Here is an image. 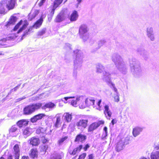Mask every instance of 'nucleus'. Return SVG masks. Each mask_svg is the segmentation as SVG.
I'll return each mask as SVG.
<instances>
[{"mask_svg":"<svg viewBox=\"0 0 159 159\" xmlns=\"http://www.w3.org/2000/svg\"><path fill=\"white\" fill-rule=\"evenodd\" d=\"M42 106L40 102L32 103L25 106L23 109V113L25 115H30L36 111L40 109Z\"/></svg>","mask_w":159,"mask_h":159,"instance_id":"obj_1","label":"nucleus"},{"mask_svg":"<svg viewBox=\"0 0 159 159\" xmlns=\"http://www.w3.org/2000/svg\"><path fill=\"white\" fill-rule=\"evenodd\" d=\"M95 100L94 98H88L85 100V102L86 104L87 107L91 105H93L94 107H96L97 106L98 107V109L99 110H101L102 107L100 106V103L101 102V99L98 100L97 104H95Z\"/></svg>","mask_w":159,"mask_h":159,"instance_id":"obj_2","label":"nucleus"},{"mask_svg":"<svg viewBox=\"0 0 159 159\" xmlns=\"http://www.w3.org/2000/svg\"><path fill=\"white\" fill-rule=\"evenodd\" d=\"M104 124V121L103 120H98L96 122L93 123L90 125L88 129L89 132L93 131L96 129L101 125Z\"/></svg>","mask_w":159,"mask_h":159,"instance_id":"obj_3","label":"nucleus"},{"mask_svg":"<svg viewBox=\"0 0 159 159\" xmlns=\"http://www.w3.org/2000/svg\"><path fill=\"white\" fill-rule=\"evenodd\" d=\"M88 120L87 119L80 120L76 123V125L79 129H82L86 128L88 125Z\"/></svg>","mask_w":159,"mask_h":159,"instance_id":"obj_4","label":"nucleus"},{"mask_svg":"<svg viewBox=\"0 0 159 159\" xmlns=\"http://www.w3.org/2000/svg\"><path fill=\"white\" fill-rule=\"evenodd\" d=\"M30 145L33 147L38 146L40 143V140L39 138L33 136L30 138L28 141Z\"/></svg>","mask_w":159,"mask_h":159,"instance_id":"obj_5","label":"nucleus"},{"mask_svg":"<svg viewBox=\"0 0 159 159\" xmlns=\"http://www.w3.org/2000/svg\"><path fill=\"white\" fill-rule=\"evenodd\" d=\"M29 154L32 159H37L39 155V151L37 148H31Z\"/></svg>","mask_w":159,"mask_h":159,"instance_id":"obj_6","label":"nucleus"},{"mask_svg":"<svg viewBox=\"0 0 159 159\" xmlns=\"http://www.w3.org/2000/svg\"><path fill=\"white\" fill-rule=\"evenodd\" d=\"M20 145L15 144L13 147V154L15 159H19L20 156Z\"/></svg>","mask_w":159,"mask_h":159,"instance_id":"obj_7","label":"nucleus"},{"mask_svg":"<svg viewBox=\"0 0 159 159\" xmlns=\"http://www.w3.org/2000/svg\"><path fill=\"white\" fill-rule=\"evenodd\" d=\"M65 17L64 12L63 11H61L56 16L54 21L57 23L60 22L65 19Z\"/></svg>","mask_w":159,"mask_h":159,"instance_id":"obj_8","label":"nucleus"},{"mask_svg":"<svg viewBox=\"0 0 159 159\" xmlns=\"http://www.w3.org/2000/svg\"><path fill=\"white\" fill-rule=\"evenodd\" d=\"M87 139V136L85 134H83L81 133L78 134L75 137V142H81V143Z\"/></svg>","mask_w":159,"mask_h":159,"instance_id":"obj_9","label":"nucleus"},{"mask_svg":"<svg viewBox=\"0 0 159 159\" xmlns=\"http://www.w3.org/2000/svg\"><path fill=\"white\" fill-rule=\"evenodd\" d=\"M29 121L26 119H21L18 121L16 123V125L20 128H21L27 126L29 124Z\"/></svg>","mask_w":159,"mask_h":159,"instance_id":"obj_10","label":"nucleus"},{"mask_svg":"<svg viewBox=\"0 0 159 159\" xmlns=\"http://www.w3.org/2000/svg\"><path fill=\"white\" fill-rule=\"evenodd\" d=\"M45 116L44 113H39L34 116L30 119V121L32 123H35L38 120H41L43 117Z\"/></svg>","mask_w":159,"mask_h":159,"instance_id":"obj_11","label":"nucleus"},{"mask_svg":"<svg viewBox=\"0 0 159 159\" xmlns=\"http://www.w3.org/2000/svg\"><path fill=\"white\" fill-rule=\"evenodd\" d=\"M56 8L52 5L50 6L48 8V20H51L52 18L55 13Z\"/></svg>","mask_w":159,"mask_h":159,"instance_id":"obj_12","label":"nucleus"},{"mask_svg":"<svg viewBox=\"0 0 159 159\" xmlns=\"http://www.w3.org/2000/svg\"><path fill=\"white\" fill-rule=\"evenodd\" d=\"M18 130V129L16 125H12L8 129L9 135L12 137L16 136L15 135Z\"/></svg>","mask_w":159,"mask_h":159,"instance_id":"obj_13","label":"nucleus"},{"mask_svg":"<svg viewBox=\"0 0 159 159\" xmlns=\"http://www.w3.org/2000/svg\"><path fill=\"white\" fill-rule=\"evenodd\" d=\"M39 10H36L34 11H31L28 15V19L29 20L31 21L35 18L39 13Z\"/></svg>","mask_w":159,"mask_h":159,"instance_id":"obj_14","label":"nucleus"},{"mask_svg":"<svg viewBox=\"0 0 159 159\" xmlns=\"http://www.w3.org/2000/svg\"><path fill=\"white\" fill-rule=\"evenodd\" d=\"M43 18L42 16L33 25L34 28L38 29L40 28L42 25L43 22Z\"/></svg>","mask_w":159,"mask_h":159,"instance_id":"obj_15","label":"nucleus"},{"mask_svg":"<svg viewBox=\"0 0 159 159\" xmlns=\"http://www.w3.org/2000/svg\"><path fill=\"white\" fill-rule=\"evenodd\" d=\"M142 131V128L139 127H136L133 129L132 134L134 137L139 135Z\"/></svg>","mask_w":159,"mask_h":159,"instance_id":"obj_16","label":"nucleus"},{"mask_svg":"<svg viewBox=\"0 0 159 159\" xmlns=\"http://www.w3.org/2000/svg\"><path fill=\"white\" fill-rule=\"evenodd\" d=\"M16 0H10L6 5V7L8 10L13 9L15 7Z\"/></svg>","mask_w":159,"mask_h":159,"instance_id":"obj_17","label":"nucleus"},{"mask_svg":"<svg viewBox=\"0 0 159 159\" xmlns=\"http://www.w3.org/2000/svg\"><path fill=\"white\" fill-rule=\"evenodd\" d=\"M78 17L77 11L75 10L71 14L69 19L71 21L76 20Z\"/></svg>","mask_w":159,"mask_h":159,"instance_id":"obj_18","label":"nucleus"},{"mask_svg":"<svg viewBox=\"0 0 159 159\" xmlns=\"http://www.w3.org/2000/svg\"><path fill=\"white\" fill-rule=\"evenodd\" d=\"M104 113L106 116L107 115L109 117H111V116L112 113L109 109V106L107 105H106L104 106Z\"/></svg>","mask_w":159,"mask_h":159,"instance_id":"obj_19","label":"nucleus"},{"mask_svg":"<svg viewBox=\"0 0 159 159\" xmlns=\"http://www.w3.org/2000/svg\"><path fill=\"white\" fill-rule=\"evenodd\" d=\"M88 30L86 26L85 25H82L79 30V34L82 36L84 34L87 32Z\"/></svg>","mask_w":159,"mask_h":159,"instance_id":"obj_20","label":"nucleus"},{"mask_svg":"<svg viewBox=\"0 0 159 159\" xmlns=\"http://www.w3.org/2000/svg\"><path fill=\"white\" fill-rule=\"evenodd\" d=\"M31 129L29 127H27L22 130V134L24 136L27 137L31 134Z\"/></svg>","mask_w":159,"mask_h":159,"instance_id":"obj_21","label":"nucleus"},{"mask_svg":"<svg viewBox=\"0 0 159 159\" xmlns=\"http://www.w3.org/2000/svg\"><path fill=\"white\" fill-rule=\"evenodd\" d=\"M124 146L122 143V140H120L116 143V151L119 152L123 149V147Z\"/></svg>","mask_w":159,"mask_h":159,"instance_id":"obj_22","label":"nucleus"},{"mask_svg":"<svg viewBox=\"0 0 159 159\" xmlns=\"http://www.w3.org/2000/svg\"><path fill=\"white\" fill-rule=\"evenodd\" d=\"M56 105L55 104L52 102H50L45 104L43 106H42L41 108L43 109H46V108H54Z\"/></svg>","mask_w":159,"mask_h":159,"instance_id":"obj_23","label":"nucleus"},{"mask_svg":"<svg viewBox=\"0 0 159 159\" xmlns=\"http://www.w3.org/2000/svg\"><path fill=\"white\" fill-rule=\"evenodd\" d=\"M17 18L16 16H11L7 22V25H13L16 22Z\"/></svg>","mask_w":159,"mask_h":159,"instance_id":"obj_24","label":"nucleus"},{"mask_svg":"<svg viewBox=\"0 0 159 159\" xmlns=\"http://www.w3.org/2000/svg\"><path fill=\"white\" fill-rule=\"evenodd\" d=\"M64 118L66 121L67 122H69L71 121L72 119V114H70L69 112L65 113L64 114Z\"/></svg>","mask_w":159,"mask_h":159,"instance_id":"obj_25","label":"nucleus"},{"mask_svg":"<svg viewBox=\"0 0 159 159\" xmlns=\"http://www.w3.org/2000/svg\"><path fill=\"white\" fill-rule=\"evenodd\" d=\"M78 106L81 109H83L87 107L85 101L79 99L78 100Z\"/></svg>","mask_w":159,"mask_h":159,"instance_id":"obj_26","label":"nucleus"},{"mask_svg":"<svg viewBox=\"0 0 159 159\" xmlns=\"http://www.w3.org/2000/svg\"><path fill=\"white\" fill-rule=\"evenodd\" d=\"M24 24L20 28L18 31L17 33H19L21 32L24 30L25 29L29 24V22L26 20H25L23 21Z\"/></svg>","mask_w":159,"mask_h":159,"instance_id":"obj_27","label":"nucleus"},{"mask_svg":"<svg viewBox=\"0 0 159 159\" xmlns=\"http://www.w3.org/2000/svg\"><path fill=\"white\" fill-rule=\"evenodd\" d=\"M147 35L149 38L152 41L154 40V37L153 34H152V28H148L147 30Z\"/></svg>","mask_w":159,"mask_h":159,"instance_id":"obj_28","label":"nucleus"},{"mask_svg":"<svg viewBox=\"0 0 159 159\" xmlns=\"http://www.w3.org/2000/svg\"><path fill=\"white\" fill-rule=\"evenodd\" d=\"M63 0H54L53 4L52 5L56 9L62 3Z\"/></svg>","mask_w":159,"mask_h":159,"instance_id":"obj_29","label":"nucleus"},{"mask_svg":"<svg viewBox=\"0 0 159 159\" xmlns=\"http://www.w3.org/2000/svg\"><path fill=\"white\" fill-rule=\"evenodd\" d=\"M61 119L60 116H58L56 118V121L54 124V126L56 128H58L59 125H61Z\"/></svg>","mask_w":159,"mask_h":159,"instance_id":"obj_30","label":"nucleus"},{"mask_svg":"<svg viewBox=\"0 0 159 159\" xmlns=\"http://www.w3.org/2000/svg\"><path fill=\"white\" fill-rule=\"evenodd\" d=\"M68 138V136H65L64 137H62L59 139L57 142V143L59 145L62 144L65 140H66Z\"/></svg>","mask_w":159,"mask_h":159,"instance_id":"obj_31","label":"nucleus"},{"mask_svg":"<svg viewBox=\"0 0 159 159\" xmlns=\"http://www.w3.org/2000/svg\"><path fill=\"white\" fill-rule=\"evenodd\" d=\"M6 9L4 5L2 3H0V14H5V13Z\"/></svg>","mask_w":159,"mask_h":159,"instance_id":"obj_32","label":"nucleus"},{"mask_svg":"<svg viewBox=\"0 0 159 159\" xmlns=\"http://www.w3.org/2000/svg\"><path fill=\"white\" fill-rule=\"evenodd\" d=\"M46 28H43L39 31L37 34V35L38 36H40L43 35L46 33Z\"/></svg>","mask_w":159,"mask_h":159,"instance_id":"obj_33","label":"nucleus"},{"mask_svg":"<svg viewBox=\"0 0 159 159\" xmlns=\"http://www.w3.org/2000/svg\"><path fill=\"white\" fill-rule=\"evenodd\" d=\"M151 158V159H159V152H157L156 154L152 153Z\"/></svg>","mask_w":159,"mask_h":159,"instance_id":"obj_34","label":"nucleus"},{"mask_svg":"<svg viewBox=\"0 0 159 159\" xmlns=\"http://www.w3.org/2000/svg\"><path fill=\"white\" fill-rule=\"evenodd\" d=\"M23 22L22 20H20L14 26L13 29L14 31H16L19 27L22 24Z\"/></svg>","mask_w":159,"mask_h":159,"instance_id":"obj_35","label":"nucleus"},{"mask_svg":"<svg viewBox=\"0 0 159 159\" xmlns=\"http://www.w3.org/2000/svg\"><path fill=\"white\" fill-rule=\"evenodd\" d=\"M107 127L106 126L104 127L103 130L105 131V132L103 133V134L102 136V138L104 139L106 138L107 136Z\"/></svg>","mask_w":159,"mask_h":159,"instance_id":"obj_36","label":"nucleus"},{"mask_svg":"<svg viewBox=\"0 0 159 159\" xmlns=\"http://www.w3.org/2000/svg\"><path fill=\"white\" fill-rule=\"evenodd\" d=\"M129 138L128 137L125 138L124 141L122 140V143L124 145H126L129 143Z\"/></svg>","mask_w":159,"mask_h":159,"instance_id":"obj_37","label":"nucleus"},{"mask_svg":"<svg viewBox=\"0 0 159 159\" xmlns=\"http://www.w3.org/2000/svg\"><path fill=\"white\" fill-rule=\"evenodd\" d=\"M41 151L45 152L48 149V146L46 145H42L40 146Z\"/></svg>","mask_w":159,"mask_h":159,"instance_id":"obj_38","label":"nucleus"},{"mask_svg":"<svg viewBox=\"0 0 159 159\" xmlns=\"http://www.w3.org/2000/svg\"><path fill=\"white\" fill-rule=\"evenodd\" d=\"M78 100H73L71 101V104L75 107H76L78 105Z\"/></svg>","mask_w":159,"mask_h":159,"instance_id":"obj_39","label":"nucleus"},{"mask_svg":"<svg viewBox=\"0 0 159 159\" xmlns=\"http://www.w3.org/2000/svg\"><path fill=\"white\" fill-rule=\"evenodd\" d=\"M86 156V153H83L80 155L78 159H84Z\"/></svg>","mask_w":159,"mask_h":159,"instance_id":"obj_40","label":"nucleus"},{"mask_svg":"<svg viewBox=\"0 0 159 159\" xmlns=\"http://www.w3.org/2000/svg\"><path fill=\"white\" fill-rule=\"evenodd\" d=\"M41 141L42 143L45 144L48 142V140L45 136H43L41 138Z\"/></svg>","mask_w":159,"mask_h":159,"instance_id":"obj_41","label":"nucleus"},{"mask_svg":"<svg viewBox=\"0 0 159 159\" xmlns=\"http://www.w3.org/2000/svg\"><path fill=\"white\" fill-rule=\"evenodd\" d=\"M83 148V146L81 144L79 146L75 148V149L76 151L77 152H80Z\"/></svg>","mask_w":159,"mask_h":159,"instance_id":"obj_42","label":"nucleus"},{"mask_svg":"<svg viewBox=\"0 0 159 159\" xmlns=\"http://www.w3.org/2000/svg\"><path fill=\"white\" fill-rule=\"evenodd\" d=\"M33 28H34V27H33V25L32 26H30V27L27 30V31H26V32L23 34V36H24L26 35V34H28V32L31 31L32 30Z\"/></svg>","mask_w":159,"mask_h":159,"instance_id":"obj_43","label":"nucleus"},{"mask_svg":"<svg viewBox=\"0 0 159 159\" xmlns=\"http://www.w3.org/2000/svg\"><path fill=\"white\" fill-rule=\"evenodd\" d=\"M77 152H76L75 148L72 150L69 151V153L70 155H75Z\"/></svg>","mask_w":159,"mask_h":159,"instance_id":"obj_44","label":"nucleus"},{"mask_svg":"<svg viewBox=\"0 0 159 159\" xmlns=\"http://www.w3.org/2000/svg\"><path fill=\"white\" fill-rule=\"evenodd\" d=\"M114 98L115 99V101L116 102H118L119 101L120 98L119 97V95L118 94H116L115 95L114 97Z\"/></svg>","mask_w":159,"mask_h":159,"instance_id":"obj_45","label":"nucleus"},{"mask_svg":"<svg viewBox=\"0 0 159 159\" xmlns=\"http://www.w3.org/2000/svg\"><path fill=\"white\" fill-rule=\"evenodd\" d=\"M46 0H41L40 2L38 3V5L39 7L42 6L43 3L45 2Z\"/></svg>","mask_w":159,"mask_h":159,"instance_id":"obj_46","label":"nucleus"},{"mask_svg":"<svg viewBox=\"0 0 159 159\" xmlns=\"http://www.w3.org/2000/svg\"><path fill=\"white\" fill-rule=\"evenodd\" d=\"M90 147V146L88 144H87L85 145V146L83 148L84 151H86L87 150V149Z\"/></svg>","mask_w":159,"mask_h":159,"instance_id":"obj_47","label":"nucleus"},{"mask_svg":"<svg viewBox=\"0 0 159 159\" xmlns=\"http://www.w3.org/2000/svg\"><path fill=\"white\" fill-rule=\"evenodd\" d=\"M53 159H61V155H58L53 157Z\"/></svg>","mask_w":159,"mask_h":159,"instance_id":"obj_48","label":"nucleus"},{"mask_svg":"<svg viewBox=\"0 0 159 159\" xmlns=\"http://www.w3.org/2000/svg\"><path fill=\"white\" fill-rule=\"evenodd\" d=\"M94 157L93 154H91L88 155V159H94Z\"/></svg>","mask_w":159,"mask_h":159,"instance_id":"obj_49","label":"nucleus"},{"mask_svg":"<svg viewBox=\"0 0 159 159\" xmlns=\"http://www.w3.org/2000/svg\"><path fill=\"white\" fill-rule=\"evenodd\" d=\"M20 159H30V158L28 156L24 155L21 157Z\"/></svg>","mask_w":159,"mask_h":159,"instance_id":"obj_50","label":"nucleus"},{"mask_svg":"<svg viewBox=\"0 0 159 159\" xmlns=\"http://www.w3.org/2000/svg\"><path fill=\"white\" fill-rule=\"evenodd\" d=\"M117 120L116 119H113L111 121V123L112 125H113L114 124H116L117 122Z\"/></svg>","mask_w":159,"mask_h":159,"instance_id":"obj_51","label":"nucleus"},{"mask_svg":"<svg viewBox=\"0 0 159 159\" xmlns=\"http://www.w3.org/2000/svg\"><path fill=\"white\" fill-rule=\"evenodd\" d=\"M20 86V85H18V86H16L13 89H12V90H11L12 91H16L17 90V89H18L19 88V87Z\"/></svg>","mask_w":159,"mask_h":159,"instance_id":"obj_52","label":"nucleus"},{"mask_svg":"<svg viewBox=\"0 0 159 159\" xmlns=\"http://www.w3.org/2000/svg\"><path fill=\"white\" fill-rule=\"evenodd\" d=\"M112 85L113 88V90L116 93H117V89L115 87V85L113 84H112Z\"/></svg>","mask_w":159,"mask_h":159,"instance_id":"obj_53","label":"nucleus"},{"mask_svg":"<svg viewBox=\"0 0 159 159\" xmlns=\"http://www.w3.org/2000/svg\"><path fill=\"white\" fill-rule=\"evenodd\" d=\"M80 50L78 49H76L74 51V54L77 55V54L79 52Z\"/></svg>","mask_w":159,"mask_h":159,"instance_id":"obj_54","label":"nucleus"},{"mask_svg":"<svg viewBox=\"0 0 159 159\" xmlns=\"http://www.w3.org/2000/svg\"><path fill=\"white\" fill-rule=\"evenodd\" d=\"M73 97H65L64 98L65 99V101H67V100L69 99L72 98Z\"/></svg>","mask_w":159,"mask_h":159,"instance_id":"obj_55","label":"nucleus"},{"mask_svg":"<svg viewBox=\"0 0 159 159\" xmlns=\"http://www.w3.org/2000/svg\"><path fill=\"white\" fill-rule=\"evenodd\" d=\"M42 128H39L36 130V132L37 134H39L40 133V131L41 129Z\"/></svg>","mask_w":159,"mask_h":159,"instance_id":"obj_56","label":"nucleus"},{"mask_svg":"<svg viewBox=\"0 0 159 159\" xmlns=\"http://www.w3.org/2000/svg\"><path fill=\"white\" fill-rule=\"evenodd\" d=\"M7 159H13V157L12 155H10L7 157Z\"/></svg>","mask_w":159,"mask_h":159,"instance_id":"obj_57","label":"nucleus"},{"mask_svg":"<svg viewBox=\"0 0 159 159\" xmlns=\"http://www.w3.org/2000/svg\"><path fill=\"white\" fill-rule=\"evenodd\" d=\"M78 3H80L82 1V0H77Z\"/></svg>","mask_w":159,"mask_h":159,"instance_id":"obj_58","label":"nucleus"},{"mask_svg":"<svg viewBox=\"0 0 159 159\" xmlns=\"http://www.w3.org/2000/svg\"><path fill=\"white\" fill-rule=\"evenodd\" d=\"M3 53L2 52H0V55H3Z\"/></svg>","mask_w":159,"mask_h":159,"instance_id":"obj_59","label":"nucleus"},{"mask_svg":"<svg viewBox=\"0 0 159 159\" xmlns=\"http://www.w3.org/2000/svg\"><path fill=\"white\" fill-rule=\"evenodd\" d=\"M0 159H5L2 157H0Z\"/></svg>","mask_w":159,"mask_h":159,"instance_id":"obj_60","label":"nucleus"},{"mask_svg":"<svg viewBox=\"0 0 159 159\" xmlns=\"http://www.w3.org/2000/svg\"><path fill=\"white\" fill-rule=\"evenodd\" d=\"M76 157V156L75 157H73L72 159H75Z\"/></svg>","mask_w":159,"mask_h":159,"instance_id":"obj_61","label":"nucleus"},{"mask_svg":"<svg viewBox=\"0 0 159 159\" xmlns=\"http://www.w3.org/2000/svg\"><path fill=\"white\" fill-rule=\"evenodd\" d=\"M63 128H61V130H63Z\"/></svg>","mask_w":159,"mask_h":159,"instance_id":"obj_62","label":"nucleus"},{"mask_svg":"<svg viewBox=\"0 0 159 159\" xmlns=\"http://www.w3.org/2000/svg\"><path fill=\"white\" fill-rule=\"evenodd\" d=\"M143 159H147L146 158H144Z\"/></svg>","mask_w":159,"mask_h":159,"instance_id":"obj_63","label":"nucleus"},{"mask_svg":"<svg viewBox=\"0 0 159 159\" xmlns=\"http://www.w3.org/2000/svg\"><path fill=\"white\" fill-rule=\"evenodd\" d=\"M66 1H67V0H66V1H65V2H66Z\"/></svg>","mask_w":159,"mask_h":159,"instance_id":"obj_64","label":"nucleus"}]
</instances>
